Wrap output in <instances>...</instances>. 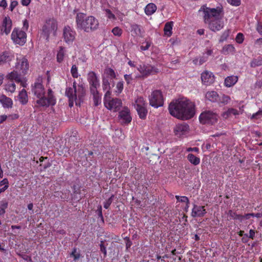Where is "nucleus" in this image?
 <instances>
[{
  "label": "nucleus",
  "mask_w": 262,
  "mask_h": 262,
  "mask_svg": "<svg viewBox=\"0 0 262 262\" xmlns=\"http://www.w3.org/2000/svg\"><path fill=\"white\" fill-rule=\"evenodd\" d=\"M102 88L104 91L106 90H111L110 82L109 79L105 77V76L102 77Z\"/></svg>",
  "instance_id": "obj_40"
},
{
  "label": "nucleus",
  "mask_w": 262,
  "mask_h": 262,
  "mask_svg": "<svg viewBox=\"0 0 262 262\" xmlns=\"http://www.w3.org/2000/svg\"><path fill=\"white\" fill-rule=\"evenodd\" d=\"M230 100V98L228 96L223 95V96L220 99V102L226 104L229 102Z\"/></svg>",
  "instance_id": "obj_43"
},
{
  "label": "nucleus",
  "mask_w": 262,
  "mask_h": 262,
  "mask_svg": "<svg viewBox=\"0 0 262 262\" xmlns=\"http://www.w3.org/2000/svg\"><path fill=\"white\" fill-rule=\"evenodd\" d=\"M105 15L106 17L111 19H115V16L114 14L112 13V12L109 9H106L105 10Z\"/></svg>",
  "instance_id": "obj_52"
},
{
  "label": "nucleus",
  "mask_w": 262,
  "mask_h": 262,
  "mask_svg": "<svg viewBox=\"0 0 262 262\" xmlns=\"http://www.w3.org/2000/svg\"><path fill=\"white\" fill-rule=\"evenodd\" d=\"M169 111L173 117L182 120H187L195 114L194 105L186 98L171 102L169 105Z\"/></svg>",
  "instance_id": "obj_1"
},
{
  "label": "nucleus",
  "mask_w": 262,
  "mask_h": 262,
  "mask_svg": "<svg viewBox=\"0 0 262 262\" xmlns=\"http://www.w3.org/2000/svg\"><path fill=\"white\" fill-rule=\"evenodd\" d=\"M2 186L9 187V181L7 179L5 178L0 182V187Z\"/></svg>",
  "instance_id": "obj_54"
},
{
  "label": "nucleus",
  "mask_w": 262,
  "mask_h": 262,
  "mask_svg": "<svg viewBox=\"0 0 262 262\" xmlns=\"http://www.w3.org/2000/svg\"><path fill=\"white\" fill-rule=\"evenodd\" d=\"M106 92L105 93L104 97V104L105 102H108L110 100H111L112 98L111 97V92L110 90H106Z\"/></svg>",
  "instance_id": "obj_45"
},
{
  "label": "nucleus",
  "mask_w": 262,
  "mask_h": 262,
  "mask_svg": "<svg viewBox=\"0 0 262 262\" xmlns=\"http://www.w3.org/2000/svg\"><path fill=\"white\" fill-rule=\"evenodd\" d=\"M134 106L139 117L142 119L146 118L147 114V103L142 97H138L135 101Z\"/></svg>",
  "instance_id": "obj_7"
},
{
  "label": "nucleus",
  "mask_w": 262,
  "mask_h": 262,
  "mask_svg": "<svg viewBox=\"0 0 262 262\" xmlns=\"http://www.w3.org/2000/svg\"><path fill=\"white\" fill-rule=\"evenodd\" d=\"M207 60V58L206 56H202L199 59V65H201Z\"/></svg>",
  "instance_id": "obj_61"
},
{
  "label": "nucleus",
  "mask_w": 262,
  "mask_h": 262,
  "mask_svg": "<svg viewBox=\"0 0 262 262\" xmlns=\"http://www.w3.org/2000/svg\"><path fill=\"white\" fill-rule=\"evenodd\" d=\"M157 10V6L153 3L148 4L145 8V13L147 15L152 14Z\"/></svg>",
  "instance_id": "obj_30"
},
{
  "label": "nucleus",
  "mask_w": 262,
  "mask_h": 262,
  "mask_svg": "<svg viewBox=\"0 0 262 262\" xmlns=\"http://www.w3.org/2000/svg\"><path fill=\"white\" fill-rule=\"evenodd\" d=\"M65 54V49L63 47H60L59 51L57 54V60L61 62L63 59Z\"/></svg>",
  "instance_id": "obj_39"
},
{
  "label": "nucleus",
  "mask_w": 262,
  "mask_h": 262,
  "mask_svg": "<svg viewBox=\"0 0 262 262\" xmlns=\"http://www.w3.org/2000/svg\"><path fill=\"white\" fill-rule=\"evenodd\" d=\"M8 203L6 200H3L0 202V216L4 215L5 209L7 208Z\"/></svg>",
  "instance_id": "obj_38"
},
{
  "label": "nucleus",
  "mask_w": 262,
  "mask_h": 262,
  "mask_svg": "<svg viewBox=\"0 0 262 262\" xmlns=\"http://www.w3.org/2000/svg\"><path fill=\"white\" fill-rule=\"evenodd\" d=\"M228 215L232 219L238 220L240 221H243L244 219V216L239 214H236L235 212L230 210L228 213Z\"/></svg>",
  "instance_id": "obj_36"
},
{
  "label": "nucleus",
  "mask_w": 262,
  "mask_h": 262,
  "mask_svg": "<svg viewBox=\"0 0 262 262\" xmlns=\"http://www.w3.org/2000/svg\"><path fill=\"white\" fill-rule=\"evenodd\" d=\"M71 256L73 257L74 260L76 261L80 257V252L77 251L76 248H74L72 253H71Z\"/></svg>",
  "instance_id": "obj_41"
},
{
  "label": "nucleus",
  "mask_w": 262,
  "mask_h": 262,
  "mask_svg": "<svg viewBox=\"0 0 262 262\" xmlns=\"http://www.w3.org/2000/svg\"><path fill=\"white\" fill-rule=\"evenodd\" d=\"M100 250L104 254V257L106 255V249L105 247L102 244L100 245Z\"/></svg>",
  "instance_id": "obj_62"
},
{
  "label": "nucleus",
  "mask_w": 262,
  "mask_h": 262,
  "mask_svg": "<svg viewBox=\"0 0 262 262\" xmlns=\"http://www.w3.org/2000/svg\"><path fill=\"white\" fill-rule=\"evenodd\" d=\"M131 28V32L134 35L140 36L141 35L140 27L139 25L136 24L132 25Z\"/></svg>",
  "instance_id": "obj_35"
},
{
  "label": "nucleus",
  "mask_w": 262,
  "mask_h": 262,
  "mask_svg": "<svg viewBox=\"0 0 262 262\" xmlns=\"http://www.w3.org/2000/svg\"><path fill=\"white\" fill-rule=\"evenodd\" d=\"M57 28V22L54 18L47 19L42 27L41 35L48 40L50 35H55Z\"/></svg>",
  "instance_id": "obj_6"
},
{
  "label": "nucleus",
  "mask_w": 262,
  "mask_h": 262,
  "mask_svg": "<svg viewBox=\"0 0 262 262\" xmlns=\"http://www.w3.org/2000/svg\"><path fill=\"white\" fill-rule=\"evenodd\" d=\"M122 101L118 98H112L108 102H105V106L110 110H113L115 112L119 111L122 106Z\"/></svg>",
  "instance_id": "obj_15"
},
{
  "label": "nucleus",
  "mask_w": 262,
  "mask_h": 262,
  "mask_svg": "<svg viewBox=\"0 0 262 262\" xmlns=\"http://www.w3.org/2000/svg\"><path fill=\"white\" fill-rule=\"evenodd\" d=\"M124 78L128 84L132 83L133 78L131 74H125L124 75Z\"/></svg>",
  "instance_id": "obj_53"
},
{
  "label": "nucleus",
  "mask_w": 262,
  "mask_h": 262,
  "mask_svg": "<svg viewBox=\"0 0 262 262\" xmlns=\"http://www.w3.org/2000/svg\"><path fill=\"white\" fill-rule=\"evenodd\" d=\"M229 35V31H225L222 35H221L220 39L219 40L220 42H222L226 40L227 38L228 37Z\"/></svg>",
  "instance_id": "obj_49"
},
{
  "label": "nucleus",
  "mask_w": 262,
  "mask_h": 262,
  "mask_svg": "<svg viewBox=\"0 0 262 262\" xmlns=\"http://www.w3.org/2000/svg\"><path fill=\"white\" fill-rule=\"evenodd\" d=\"M66 95L69 99V106L72 107L74 102L76 105H80L85 95V91L83 87L78 85L76 87V82H73V86L67 88Z\"/></svg>",
  "instance_id": "obj_5"
},
{
  "label": "nucleus",
  "mask_w": 262,
  "mask_h": 262,
  "mask_svg": "<svg viewBox=\"0 0 262 262\" xmlns=\"http://www.w3.org/2000/svg\"><path fill=\"white\" fill-rule=\"evenodd\" d=\"M32 92L34 94L38 106L48 107L56 103V99L51 89H48L47 96H45V88L38 80L32 85Z\"/></svg>",
  "instance_id": "obj_3"
},
{
  "label": "nucleus",
  "mask_w": 262,
  "mask_h": 262,
  "mask_svg": "<svg viewBox=\"0 0 262 262\" xmlns=\"http://www.w3.org/2000/svg\"><path fill=\"white\" fill-rule=\"evenodd\" d=\"M11 36V39L15 44L23 46L26 42V33L19 28H14Z\"/></svg>",
  "instance_id": "obj_8"
},
{
  "label": "nucleus",
  "mask_w": 262,
  "mask_h": 262,
  "mask_svg": "<svg viewBox=\"0 0 262 262\" xmlns=\"http://www.w3.org/2000/svg\"><path fill=\"white\" fill-rule=\"evenodd\" d=\"M255 232L254 231V230L251 229L249 231V235H248L247 234H245L244 236H245L246 237H248L251 239H253L255 237Z\"/></svg>",
  "instance_id": "obj_56"
},
{
  "label": "nucleus",
  "mask_w": 262,
  "mask_h": 262,
  "mask_svg": "<svg viewBox=\"0 0 262 262\" xmlns=\"http://www.w3.org/2000/svg\"><path fill=\"white\" fill-rule=\"evenodd\" d=\"M114 195H112L109 199L104 202V208L108 209L113 202Z\"/></svg>",
  "instance_id": "obj_47"
},
{
  "label": "nucleus",
  "mask_w": 262,
  "mask_h": 262,
  "mask_svg": "<svg viewBox=\"0 0 262 262\" xmlns=\"http://www.w3.org/2000/svg\"><path fill=\"white\" fill-rule=\"evenodd\" d=\"M206 98L211 102H216L219 100V95L215 91H209L205 95Z\"/></svg>",
  "instance_id": "obj_27"
},
{
  "label": "nucleus",
  "mask_w": 262,
  "mask_h": 262,
  "mask_svg": "<svg viewBox=\"0 0 262 262\" xmlns=\"http://www.w3.org/2000/svg\"><path fill=\"white\" fill-rule=\"evenodd\" d=\"M17 98L19 102L23 105L27 104L28 101L27 93L25 89H23L19 92Z\"/></svg>",
  "instance_id": "obj_23"
},
{
  "label": "nucleus",
  "mask_w": 262,
  "mask_h": 262,
  "mask_svg": "<svg viewBox=\"0 0 262 262\" xmlns=\"http://www.w3.org/2000/svg\"><path fill=\"white\" fill-rule=\"evenodd\" d=\"M21 72H18V70H14L12 72L9 73L6 78L10 80L11 81H14L17 83H19L21 86L26 88L27 85L25 78L21 76Z\"/></svg>",
  "instance_id": "obj_12"
},
{
  "label": "nucleus",
  "mask_w": 262,
  "mask_h": 262,
  "mask_svg": "<svg viewBox=\"0 0 262 262\" xmlns=\"http://www.w3.org/2000/svg\"><path fill=\"white\" fill-rule=\"evenodd\" d=\"M29 28V22L27 19H25L23 20V31H24L25 32L28 30Z\"/></svg>",
  "instance_id": "obj_57"
},
{
  "label": "nucleus",
  "mask_w": 262,
  "mask_h": 262,
  "mask_svg": "<svg viewBox=\"0 0 262 262\" xmlns=\"http://www.w3.org/2000/svg\"><path fill=\"white\" fill-rule=\"evenodd\" d=\"M31 2V0H21V4L24 6H27Z\"/></svg>",
  "instance_id": "obj_63"
},
{
  "label": "nucleus",
  "mask_w": 262,
  "mask_h": 262,
  "mask_svg": "<svg viewBox=\"0 0 262 262\" xmlns=\"http://www.w3.org/2000/svg\"><path fill=\"white\" fill-rule=\"evenodd\" d=\"M112 32L116 36H120L122 34V30L119 27H115L112 30Z\"/></svg>",
  "instance_id": "obj_50"
},
{
  "label": "nucleus",
  "mask_w": 262,
  "mask_h": 262,
  "mask_svg": "<svg viewBox=\"0 0 262 262\" xmlns=\"http://www.w3.org/2000/svg\"><path fill=\"white\" fill-rule=\"evenodd\" d=\"M238 80V77L236 76H230L225 78L224 83L226 86L231 87L234 85Z\"/></svg>",
  "instance_id": "obj_24"
},
{
  "label": "nucleus",
  "mask_w": 262,
  "mask_h": 262,
  "mask_svg": "<svg viewBox=\"0 0 262 262\" xmlns=\"http://www.w3.org/2000/svg\"><path fill=\"white\" fill-rule=\"evenodd\" d=\"M259 116H262V111L261 110L258 111L256 113L253 114L252 118L257 119L258 118Z\"/></svg>",
  "instance_id": "obj_60"
},
{
  "label": "nucleus",
  "mask_w": 262,
  "mask_h": 262,
  "mask_svg": "<svg viewBox=\"0 0 262 262\" xmlns=\"http://www.w3.org/2000/svg\"><path fill=\"white\" fill-rule=\"evenodd\" d=\"M0 103L3 105V107L6 108L11 107L13 104L12 99L5 95L0 96Z\"/></svg>",
  "instance_id": "obj_22"
},
{
  "label": "nucleus",
  "mask_w": 262,
  "mask_h": 262,
  "mask_svg": "<svg viewBox=\"0 0 262 262\" xmlns=\"http://www.w3.org/2000/svg\"><path fill=\"white\" fill-rule=\"evenodd\" d=\"M176 198L177 199L178 201L181 202H184L186 203H189V201L188 198L185 196H179V195H176Z\"/></svg>",
  "instance_id": "obj_46"
},
{
  "label": "nucleus",
  "mask_w": 262,
  "mask_h": 262,
  "mask_svg": "<svg viewBox=\"0 0 262 262\" xmlns=\"http://www.w3.org/2000/svg\"><path fill=\"white\" fill-rule=\"evenodd\" d=\"M119 118L122 123H128L132 120V117L130 115V111L127 107H124L119 113Z\"/></svg>",
  "instance_id": "obj_18"
},
{
  "label": "nucleus",
  "mask_w": 262,
  "mask_h": 262,
  "mask_svg": "<svg viewBox=\"0 0 262 262\" xmlns=\"http://www.w3.org/2000/svg\"><path fill=\"white\" fill-rule=\"evenodd\" d=\"M227 2L231 5L238 6L241 4V0H227Z\"/></svg>",
  "instance_id": "obj_55"
},
{
  "label": "nucleus",
  "mask_w": 262,
  "mask_h": 262,
  "mask_svg": "<svg viewBox=\"0 0 262 262\" xmlns=\"http://www.w3.org/2000/svg\"><path fill=\"white\" fill-rule=\"evenodd\" d=\"M218 119V115L212 111H206L202 112L200 116L199 120L202 124H213Z\"/></svg>",
  "instance_id": "obj_9"
},
{
  "label": "nucleus",
  "mask_w": 262,
  "mask_h": 262,
  "mask_svg": "<svg viewBox=\"0 0 262 262\" xmlns=\"http://www.w3.org/2000/svg\"><path fill=\"white\" fill-rule=\"evenodd\" d=\"M12 29V20L10 17L6 16L4 18L2 24L0 26L1 34L8 35Z\"/></svg>",
  "instance_id": "obj_16"
},
{
  "label": "nucleus",
  "mask_w": 262,
  "mask_h": 262,
  "mask_svg": "<svg viewBox=\"0 0 262 262\" xmlns=\"http://www.w3.org/2000/svg\"><path fill=\"white\" fill-rule=\"evenodd\" d=\"M88 81L90 85V91H95L100 86L99 77L95 72L91 71L88 74Z\"/></svg>",
  "instance_id": "obj_13"
},
{
  "label": "nucleus",
  "mask_w": 262,
  "mask_h": 262,
  "mask_svg": "<svg viewBox=\"0 0 262 262\" xmlns=\"http://www.w3.org/2000/svg\"><path fill=\"white\" fill-rule=\"evenodd\" d=\"M239 114L240 112L239 111L233 108H229L227 111L224 112L222 114V116L224 118L227 119L232 115L236 116L239 115Z\"/></svg>",
  "instance_id": "obj_28"
},
{
  "label": "nucleus",
  "mask_w": 262,
  "mask_h": 262,
  "mask_svg": "<svg viewBox=\"0 0 262 262\" xmlns=\"http://www.w3.org/2000/svg\"><path fill=\"white\" fill-rule=\"evenodd\" d=\"M150 46V43L149 42H146L145 43V46L142 45L140 47L141 50H142V51H146V50H148L149 49Z\"/></svg>",
  "instance_id": "obj_58"
},
{
  "label": "nucleus",
  "mask_w": 262,
  "mask_h": 262,
  "mask_svg": "<svg viewBox=\"0 0 262 262\" xmlns=\"http://www.w3.org/2000/svg\"><path fill=\"white\" fill-rule=\"evenodd\" d=\"M105 77L108 79H113L116 77V74L114 70L110 68H106L104 70Z\"/></svg>",
  "instance_id": "obj_33"
},
{
  "label": "nucleus",
  "mask_w": 262,
  "mask_h": 262,
  "mask_svg": "<svg viewBox=\"0 0 262 262\" xmlns=\"http://www.w3.org/2000/svg\"><path fill=\"white\" fill-rule=\"evenodd\" d=\"M137 70L142 76H147L152 73L158 72L155 68L149 64H140L137 67Z\"/></svg>",
  "instance_id": "obj_14"
},
{
  "label": "nucleus",
  "mask_w": 262,
  "mask_h": 262,
  "mask_svg": "<svg viewBox=\"0 0 262 262\" xmlns=\"http://www.w3.org/2000/svg\"><path fill=\"white\" fill-rule=\"evenodd\" d=\"M11 60V57L8 52H4L0 55V65H3Z\"/></svg>",
  "instance_id": "obj_29"
},
{
  "label": "nucleus",
  "mask_w": 262,
  "mask_h": 262,
  "mask_svg": "<svg viewBox=\"0 0 262 262\" xmlns=\"http://www.w3.org/2000/svg\"><path fill=\"white\" fill-rule=\"evenodd\" d=\"M201 79L203 84L208 85L212 84L214 82V76L212 73L205 71L202 73Z\"/></svg>",
  "instance_id": "obj_20"
},
{
  "label": "nucleus",
  "mask_w": 262,
  "mask_h": 262,
  "mask_svg": "<svg viewBox=\"0 0 262 262\" xmlns=\"http://www.w3.org/2000/svg\"><path fill=\"white\" fill-rule=\"evenodd\" d=\"M76 22L77 29L89 33L97 30L99 27L98 20L93 16H86L84 14H77Z\"/></svg>",
  "instance_id": "obj_4"
},
{
  "label": "nucleus",
  "mask_w": 262,
  "mask_h": 262,
  "mask_svg": "<svg viewBox=\"0 0 262 262\" xmlns=\"http://www.w3.org/2000/svg\"><path fill=\"white\" fill-rule=\"evenodd\" d=\"M16 89L15 84L13 81H9L5 85V90L9 92L13 93Z\"/></svg>",
  "instance_id": "obj_37"
},
{
  "label": "nucleus",
  "mask_w": 262,
  "mask_h": 262,
  "mask_svg": "<svg viewBox=\"0 0 262 262\" xmlns=\"http://www.w3.org/2000/svg\"><path fill=\"white\" fill-rule=\"evenodd\" d=\"M262 65V58L260 56L256 58L253 59L250 62V66L252 68H255L256 67L260 66Z\"/></svg>",
  "instance_id": "obj_34"
},
{
  "label": "nucleus",
  "mask_w": 262,
  "mask_h": 262,
  "mask_svg": "<svg viewBox=\"0 0 262 262\" xmlns=\"http://www.w3.org/2000/svg\"><path fill=\"white\" fill-rule=\"evenodd\" d=\"M17 4H18V3H17V1H12L11 3V4H10V10L11 11H12L13 10V9H14V8L15 7H16Z\"/></svg>",
  "instance_id": "obj_59"
},
{
  "label": "nucleus",
  "mask_w": 262,
  "mask_h": 262,
  "mask_svg": "<svg viewBox=\"0 0 262 262\" xmlns=\"http://www.w3.org/2000/svg\"><path fill=\"white\" fill-rule=\"evenodd\" d=\"M244 216V219H249L250 217H256L257 218H260L262 216V213H247Z\"/></svg>",
  "instance_id": "obj_42"
},
{
  "label": "nucleus",
  "mask_w": 262,
  "mask_h": 262,
  "mask_svg": "<svg viewBox=\"0 0 262 262\" xmlns=\"http://www.w3.org/2000/svg\"><path fill=\"white\" fill-rule=\"evenodd\" d=\"M235 52V49L232 45H225L222 50V53L224 55L233 54Z\"/></svg>",
  "instance_id": "obj_26"
},
{
  "label": "nucleus",
  "mask_w": 262,
  "mask_h": 262,
  "mask_svg": "<svg viewBox=\"0 0 262 262\" xmlns=\"http://www.w3.org/2000/svg\"><path fill=\"white\" fill-rule=\"evenodd\" d=\"M116 88L117 91H116L118 94H120L123 89V81H119L117 83Z\"/></svg>",
  "instance_id": "obj_51"
},
{
  "label": "nucleus",
  "mask_w": 262,
  "mask_h": 262,
  "mask_svg": "<svg viewBox=\"0 0 262 262\" xmlns=\"http://www.w3.org/2000/svg\"><path fill=\"white\" fill-rule=\"evenodd\" d=\"M199 11L203 12L204 21L208 25L211 31L216 32L223 28L224 13L222 7L210 8L203 6L201 8Z\"/></svg>",
  "instance_id": "obj_2"
},
{
  "label": "nucleus",
  "mask_w": 262,
  "mask_h": 262,
  "mask_svg": "<svg viewBox=\"0 0 262 262\" xmlns=\"http://www.w3.org/2000/svg\"><path fill=\"white\" fill-rule=\"evenodd\" d=\"M76 33L72 28L66 26L63 29V38L68 45H72L75 39Z\"/></svg>",
  "instance_id": "obj_11"
},
{
  "label": "nucleus",
  "mask_w": 262,
  "mask_h": 262,
  "mask_svg": "<svg viewBox=\"0 0 262 262\" xmlns=\"http://www.w3.org/2000/svg\"><path fill=\"white\" fill-rule=\"evenodd\" d=\"M256 30L260 34H262V24H258L256 27Z\"/></svg>",
  "instance_id": "obj_64"
},
{
  "label": "nucleus",
  "mask_w": 262,
  "mask_h": 262,
  "mask_svg": "<svg viewBox=\"0 0 262 262\" xmlns=\"http://www.w3.org/2000/svg\"><path fill=\"white\" fill-rule=\"evenodd\" d=\"M93 95V98L95 106H98L101 102V95L99 93L98 90L90 91Z\"/></svg>",
  "instance_id": "obj_25"
},
{
  "label": "nucleus",
  "mask_w": 262,
  "mask_h": 262,
  "mask_svg": "<svg viewBox=\"0 0 262 262\" xmlns=\"http://www.w3.org/2000/svg\"><path fill=\"white\" fill-rule=\"evenodd\" d=\"M206 213L204 206L193 205L191 212V216L193 217H203Z\"/></svg>",
  "instance_id": "obj_19"
},
{
  "label": "nucleus",
  "mask_w": 262,
  "mask_h": 262,
  "mask_svg": "<svg viewBox=\"0 0 262 262\" xmlns=\"http://www.w3.org/2000/svg\"><path fill=\"white\" fill-rule=\"evenodd\" d=\"M16 70L19 71L23 75L26 74L29 69V64L27 59L24 57L18 60L15 66Z\"/></svg>",
  "instance_id": "obj_17"
},
{
  "label": "nucleus",
  "mask_w": 262,
  "mask_h": 262,
  "mask_svg": "<svg viewBox=\"0 0 262 262\" xmlns=\"http://www.w3.org/2000/svg\"><path fill=\"white\" fill-rule=\"evenodd\" d=\"M244 39V35L241 33H238L235 37V40L238 43H242L243 42Z\"/></svg>",
  "instance_id": "obj_48"
},
{
  "label": "nucleus",
  "mask_w": 262,
  "mask_h": 262,
  "mask_svg": "<svg viewBox=\"0 0 262 262\" xmlns=\"http://www.w3.org/2000/svg\"><path fill=\"white\" fill-rule=\"evenodd\" d=\"M189 130V126L186 123L178 124L174 127L175 134L180 137L185 134Z\"/></svg>",
  "instance_id": "obj_21"
},
{
  "label": "nucleus",
  "mask_w": 262,
  "mask_h": 262,
  "mask_svg": "<svg viewBox=\"0 0 262 262\" xmlns=\"http://www.w3.org/2000/svg\"><path fill=\"white\" fill-rule=\"evenodd\" d=\"M71 72L72 76L74 78H77L78 77V70L76 65L72 66L71 70Z\"/></svg>",
  "instance_id": "obj_44"
},
{
  "label": "nucleus",
  "mask_w": 262,
  "mask_h": 262,
  "mask_svg": "<svg viewBox=\"0 0 262 262\" xmlns=\"http://www.w3.org/2000/svg\"><path fill=\"white\" fill-rule=\"evenodd\" d=\"M149 104L155 107L158 108L163 105V97L160 90L154 91L148 97Z\"/></svg>",
  "instance_id": "obj_10"
},
{
  "label": "nucleus",
  "mask_w": 262,
  "mask_h": 262,
  "mask_svg": "<svg viewBox=\"0 0 262 262\" xmlns=\"http://www.w3.org/2000/svg\"><path fill=\"white\" fill-rule=\"evenodd\" d=\"M188 160L194 165H199L200 163V159L192 154H189L187 156Z\"/></svg>",
  "instance_id": "obj_32"
},
{
  "label": "nucleus",
  "mask_w": 262,
  "mask_h": 262,
  "mask_svg": "<svg viewBox=\"0 0 262 262\" xmlns=\"http://www.w3.org/2000/svg\"><path fill=\"white\" fill-rule=\"evenodd\" d=\"M173 27V22L172 21H169L167 22L165 24L164 28V34L168 37H169L172 34V29Z\"/></svg>",
  "instance_id": "obj_31"
}]
</instances>
